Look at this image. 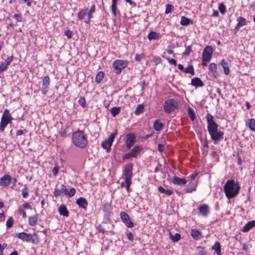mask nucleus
<instances>
[{
  "instance_id": "46",
  "label": "nucleus",
  "mask_w": 255,
  "mask_h": 255,
  "mask_svg": "<svg viewBox=\"0 0 255 255\" xmlns=\"http://www.w3.org/2000/svg\"><path fill=\"white\" fill-rule=\"evenodd\" d=\"M78 103L80 105H81L82 107L84 108L86 106V101L84 97H81L79 100Z\"/></svg>"
},
{
  "instance_id": "51",
  "label": "nucleus",
  "mask_w": 255,
  "mask_h": 255,
  "mask_svg": "<svg viewBox=\"0 0 255 255\" xmlns=\"http://www.w3.org/2000/svg\"><path fill=\"white\" fill-rule=\"evenodd\" d=\"M125 183H126L125 187L126 188L127 191L128 192H129V187L131 184V180H125Z\"/></svg>"
},
{
  "instance_id": "26",
  "label": "nucleus",
  "mask_w": 255,
  "mask_h": 255,
  "mask_svg": "<svg viewBox=\"0 0 255 255\" xmlns=\"http://www.w3.org/2000/svg\"><path fill=\"white\" fill-rule=\"evenodd\" d=\"M255 226V221H250L243 227L242 231L244 232H247Z\"/></svg>"
},
{
  "instance_id": "33",
  "label": "nucleus",
  "mask_w": 255,
  "mask_h": 255,
  "mask_svg": "<svg viewBox=\"0 0 255 255\" xmlns=\"http://www.w3.org/2000/svg\"><path fill=\"white\" fill-rule=\"evenodd\" d=\"M212 249L218 255H221V246L219 242H216L212 247Z\"/></svg>"
},
{
  "instance_id": "54",
  "label": "nucleus",
  "mask_w": 255,
  "mask_h": 255,
  "mask_svg": "<svg viewBox=\"0 0 255 255\" xmlns=\"http://www.w3.org/2000/svg\"><path fill=\"white\" fill-rule=\"evenodd\" d=\"M209 75L211 76L213 78H215L218 76V72L216 71H209Z\"/></svg>"
},
{
  "instance_id": "17",
  "label": "nucleus",
  "mask_w": 255,
  "mask_h": 255,
  "mask_svg": "<svg viewBox=\"0 0 255 255\" xmlns=\"http://www.w3.org/2000/svg\"><path fill=\"white\" fill-rule=\"evenodd\" d=\"M76 203L80 208H82L84 209H86L88 206V202L86 199L83 197H80L77 199Z\"/></svg>"
},
{
  "instance_id": "53",
  "label": "nucleus",
  "mask_w": 255,
  "mask_h": 255,
  "mask_svg": "<svg viewBox=\"0 0 255 255\" xmlns=\"http://www.w3.org/2000/svg\"><path fill=\"white\" fill-rule=\"evenodd\" d=\"M97 230L99 232L101 233L102 234H104L105 231L104 228L101 225H98L96 227Z\"/></svg>"
},
{
  "instance_id": "56",
  "label": "nucleus",
  "mask_w": 255,
  "mask_h": 255,
  "mask_svg": "<svg viewBox=\"0 0 255 255\" xmlns=\"http://www.w3.org/2000/svg\"><path fill=\"white\" fill-rule=\"evenodd\" d=\"M92 14H93V13H90L89 11L87 12V20L85 21V22L87 23H89L90 22L91 19L93 17Z\"/></svg>"
},
{
  "instance_id": "7",
  "label": "nucleus",
  "mask_w": 255,
  "mask_h": 255,
  "mask_svg": "<svg viewBox=\"0 0 255 255\" xmlns=\"http://www.w3.org/2000/svg\"><path fill=\"white\" fill-rule=\"evenodd\" d=\"M128 65L127 60H116L113 63V67L116 70V73L119 74L123 69L125 68Z\"/></svg>"
},
{
  "instance_id": "55",
  "label": "nucleus",
  "mask_w": 255,
  "mask_h": 255,
  "mask_svg": "<svg viewBox=\"0 0 255 255\" xmlns=\"http://www.w3.org/2000/svg\"><path fill=\"white\" fill-rule=\"evenodd\" d=\"M65 34L68 38H71L72 36V32L70 30H66L65 31Z\"/></svg>"
},
{
  "instance_id": "36",
  "label": "nucleus",
  "mask_w": 255,
  "mask_h": 255,
  "mask_svg": "<svg viewBox=\"0 0 255 255\" xmlns=\"http://www.w3.org/2000/svg\"><path fill=\"white\" fill-rule=\"evenodd\" d=\"M121 111L120 107H113L111 110V113L113 117H116Z\"/></svg>"
},
{
  "instance_id": "11",
  "label": "nucleus",
  "mask_w": 255,
  "mask_h": 255,
  "mask_svg": "<svg viewBox=\"0 0 255 255\" xmlns=\"http://www.w3.org/2000/svg\"><path fill=\"white\" fill-rule=\"evenodd\" d=\"M135 142V136L134 133H129L126 135V140L125 141L126 147L130 149Z\"/></svg>"
},
{
  "instance_id": "25",
  "label": "nucleus",
  "mask_w": 255,
  "mask_h": 255,
  "mask_svg": "<svg viewBox=\"0 0 255 255\" xmlns=\"http://www.w3.org/2000/svg\"><path fill=\"white\" fill-rule=\"evenodd\" d=\"M191 85L196 87H198L203 86L204 84L199 78L195 77L192 79Z\"/></svg>"
},
{
  "instance_id": "4",
  "label": "nucleus",
  "mask_w": 255,
  "mask_h": 255,
  "mask_svg": "<svg viewBox=\"0 0 255 255\" xmlns=\"http://www.w3.org/2000/svg\"><path fill=\"white\" fill-rule=\"evenodd\" d=\"M163 109L165 113L169 114L171 112L174 111L176 109H178V102L173 99L166 100L163 104Z\"/></svg>"
},
{
  "instance_id": "41",
  "label": "nucleus",
  "mask_w": 255,
  "mask_h": 255,
  "mask_svg": "<svg viewBox=\"0 0 255 255\" xmlns=\"http://www.w3.org/2000/svg\"><path fill=\"white\" fill-rule=\"evenodd\" d=\"M13 224V219L12 217H9L6 223L7 228L9 229L11 228Z\"/></svg>"
},
{
  "instance_id": "29",
  "label": "nucleus",
  "mask_w": 255,
  "mask_h": 255,
  "mask_svg": "<svg viewBox=\"0 0 255 255\" xmlns=\"http://www.w3.org/2000/svg\"><path fill=\"white\" fill-rule=\"evenodd\" d=\"M221 64L222 66L224 73L226 75H228L230 72V69L228 66V62L224 59H223L221 62Z\"/></svg>"
},
{
  "instance_id": "16",
  "label": "nucleus",
  "mask_w": 255,
  "mask_h": 255,
  "mask_svg": "<svg viewBox=\"0 0 255 255\" xmlns=\"http://www.w3.org/2000/svg\"><path fill=\"white\" fill-rule=\"evenodd\" d=\"M237 21H238V23L235 28L236 31H238L241 27L247 25V20L242 16L238 17L237 19Z\"/></svg>"
},
{
  "instance_id": "38",
  "label": "nucleus",
  "mask_w": 255,
  "mask_h": 255,
  "mask_svg": "<svg viewBox=\"0 0 255 255\" xmlns=\"http://www.w3.org/2000/svg\"><path fill=\"white\" fill-rule=\"evenodd\" d=\"M188 114L191 121H194L195 120L196 117H195L194 111L191 107H189L188 109Z\"/></svg>"
},
{
  "instance_id": "58",
  "label": "nucleus",
  "mask_w": 255,
  "mask_h": 255,
  "mask_svg": "<svg viewBox=\"0 0 255 255\" xmlns=\"http://www.w3.org/2000/svg\"><path fill=\"white\" fill-rule=\"evenodd\" d=\"M7 66L4 62H1L0 65V69L3 71H5L7 69Z\"/></svg>"
},
{
  "instance_id": "21",
  "label": "nucleus",
  "mask_w": 255,
  "mask_h": 255,
  "mask_svg": "<svg viewBox=\"0 0 255 255\" xmlns=\"http://www.w3.org/2000/svg\"><path fill=\"white\" fill-rule=\"evenodd\" d=\"M164 126V125L160 122L159 120H156L153 123V128L156 131H159L162 129Z\"/></svg>"
},
{
  "instance_id": "27",
  "label": "nucleus",
  "mask_w": 255,
  "mask_h": 255,
  "mask_svg": "<svg viewBox=\"0 0 255 255\" xmlns=\"http://www.w3.org/2000/svg\"><path fill=\"white\" fill-rule=\"evenodd\" d=\"M246 125L247 126H248L251 130L255 132V119H248L246 122Z\"/></svg>"
},
{
  "instance_id": "23",
  "label": "nucleus",
  "mask_w": 255,
  "mask_h": 255,
  "mask_svg": "<svg viewBox=\"0 0 255 255\" xmlns=\"http://www.w3.org/2000/svg\"><path fill=\"white\" fill-rule=\"evenodd\" d=\"M58 212L60 215H62L65 217L69 216V212L67 209L66 206L64 204L61 205L58 208Z\"/></svg>"
},
{
  "instance_id": "5",
  "label": "nucleus",
  "mask_w": 255,
  "mask_h": 255,
  "mask_svg": "<svg viewBox=\"0 0 255 255\" xmlns=\"http://www.w3.org/2000/svg\"><path fill=\"white\" fill-rule=\"evenodd\" d=\"M16 237L24 242H31L33 244L38 243V240L36 233L33 234L21 232L16 235Z\"/></svg>"
},
{
  "instance_id": "13",
  "label": "nucleus",
  "mask_w": 255,
  "mask_h": 255,
  "mask_svg": "<svg viewBox=\"0 0 255 255\" xmlns=\"http://www.w3.org/2000/svg\"><path fill=\"white\" fill-rule=\"evenodd\" d=\"M50 84V78L48 76H45L43 79L41 91L43 94L46 95L48 91V88Z\"/></svg>"
},
{
  "instance_id": "35",
  "label": "nucleus",
  "mask_w": 255,
  "mask_h": 255,
  "mask_svg": "<svg viewBox=\"0 0 255 255\" xmlns=\"http://www.w3.org/2000/svg\"><path fill=\"white\" fill-rule=\"evenodd\" d=\"M169 236L170 239H171L173 242H177L179 241L181 238V235L178 233H176L175 235H172L170 233Z\"/></svg>"
},
{
  "instance_id": "32",
  "label": "nucleus",
  "mask_w": 255,
  "mask_h": 255,
  "mask_svg": "<svg viewBox=\"0 0 255 255\" xmlns=\"http://www.w3.org/2000/svg\"><path fill=\"white\" fill-rule=\"evenodd\" d=\"M180 23L182 25H188L190 23H192V20L185 16H182Z\"/></svg>"
},
{
  "instance_id": "39",
  "label": "nucleus",
  "mask_w": 255,
  "mask_h": 255,
  "mask_svg": "<svg viewBox=\"0 0 255 255\" xmlns=\"http://www.w3.org/2000/svg\"><path fill=\"white\" fill-rule=\"evenodd\" d=\"M118 0H112V4L111 6L112 13L116 16L117 15V2Z\"/></svg>"
},
{
  "instance_id": "37",
  "label": "nucleus",
  "mask_w": 255,
  "mask_h": 255,
  "mask_svg": "<svg viewBox=\"0 0 255 255\" xmlns=\"http://www.w3.org/2000/svg\"><path fill=\"white\" fill-rule=\"evenodd\" d=\"M144 110V106L142 105H138L135 110V114L136 115H139L141 113H142L143 112Z\"/></svg>"
},
{
  "instance_id": "8",
  "label": "nucleus",
  "mask_w": 255,
  "mask_h": 255,
  "mask_svg": "<svg viewBox=\"0 0 255 255\" xmlns=\"http://www.w3.org/2000/svg\"><path fill=\"white\" fill-rule=\"evenodd\" d=\"M118 134V131L117 130L115 131L110 134L108 139H105L102 141L101 143L102 147L105 149L109 150L110 149L111 145H112L113 142Z\"/></svg>"
},
{
  "instance_id": "10",
  "label": "nucleus",
  "mask_w": 255,
  "mask_h": 255,
  "mask_svg": "<svg viewBox=\"0 0 255 255\" xmlns=\"http://www.w3.org/2000/svg\"><path fill=\"white\" fill-rule=\"evenodd\" d=\"M212 47L210 46H206L202 53V58L203 59V61L209 62L212 58Z\"/></svg>"
},
{
  "instance_id": "12",
  "label": "nucleus",
  "mask_w": 255,
  "mask_h": 255,
  "mask_svg": "<svg viewBox=\"0 0 255 255\" xmlns=\"http://www.w3.org/2000/svg\"><path fill=\"white\" fill-rule=\"evenodd\" d=\"M120 216L121 219L125 223L127 227H133V224L130 221L129 216L127 213L125 212H122L120 213Z\"/></svg>"
},
{
  "instance_id": "64",
  "label": "nucleus",
  "mask_w": 255,
  "mask_h": 255,
  "mask_svg": "<svg viewBox=\"0 0 255 255\" xmlns=\"http://www.w3.org/2000/svg\"><path fill=\"white\" fill-rule=\"evenodd\" d=\"M167 60H168L169 63L172 64L174 66L177 65V62L174 59H170L169 58H167Z\"/></svg>"
},
{
  "instance_id": "30",
  "label": "nucleus",
  "mask_w": 255,
  "mask_h": 255,
  "mask_svg": "<svg viewBox=\"0 0 255 255\" xmlns=\"http://www.w3.org/2000/svg\"><path fill=\"white\" fill-rule=\"evenodd\" d=\"M38 220V215L35 214L29 218V224L31 226L35 225Z\"/></svg>"
},
{
  "instance_id": "43",
  "label": "nucleus",
  "mask_w": 255,
  "mask_h": 255,
  "mask_svg": "<svg viewBox=\"0 0 255 255\" xmlns=\"http://www.w3.org/2000/svg\"><path fill=\"white\" fill-rule=\"evenodd\" d=\"M28 188L26 185H24V187L22 191V195L23 198H26L28 195Z\"/></svg>"
},
{
  "instance_id": "34",
  "label": "nucleus",
  "mask_w": 255,
  "mask_h": 255,
  "mask_svg": "<svg viewBox=\"0 0 255 255\" xmlns=\"http://www.w3.org/2000/svg\"><path fill=\"white\" fill-rule=\"evenodd\" d=\"M104 76V73L103 71H99L96 76V82L97 84H99L103 80Z\"/></svg>"
},
{
  "instance_id": "50",
  "label": "nucleus",
  "mask_w": 255,
  "mask_h": 255,
  "mask_svg": "<svg viewBox=\"0 0 255 255\" xmlns=\"http://www.w3.org/2000/svg\"><path fill=\"white\" fill-rule=\"evenodd\" d=\"M144 57V55L143 54H136L135 56V60L136 61H140Z\"/></svg>"
},
{
  "instance_id": "42",
  "label": "nucleus",
  "mask_w": 255,
  "mask_h": 255,
  "mask_svg": "<svg viewBox=\"0 0 255 255\" xmlns=\"http://www.w3.org/2000/svg\"><path fill=\"white\" fill-rule=\"evenodd\" d=\"M219 10L221 14H224L226 12V7L223 3H220L219 5Z\"/></svg>"
},
{
  "instance_id": "60",
  "label": "nucleus",
  "mask_w": 255,
  "mask_h": 255,
  "mask_svg": "<svg viewBox=\"0 0 255 255\" xmlns=\"http://www.w3.org/2000/svg\"><path fill=\"white\" fill-rule=\"evenodd\" d=\"M132 157V156H131V154H130V152L127 153L125 154H124L123 156V159H129L130 158Z\"/></svg>"
},
{
  "instance_id": "19",
  "label": "nucleus",
  "mask_w": 255,
  "mask_h": 255,
  "mask_svg": "<svg viewBox=\"0 0 255 255\" xmlns=\"http://www.w3.org/2000/svg\"><path fill=\"white\" fill-rule=\"evenodd\" d=\"M172 182L176 185H181L187 183V180L185 178H181L177 176H174L172 179Z\"/></svg>"
},
{
  "instance_id": "22",
  "label": "nucleus",
  "mask_w": 255,
  "mask_h": 255,
  "mask_svg": "<svg viewBox=\"0 0 255 255\" xmlns=\"http://www.w3.org/2000/svg\"><path fill=\"white\" fill-rule=\"evenodd\" d=\"M112 206L109 203H106L103 206V211L105 213V216L109 217L112 212Z\"/></svg>"
},
{
  "instance_id": "28",
  "label": "nucleus",
  "mask_w": 255,
  "mask_h": 255,
  "mask_svg": "<svg viewBox=\"0 0 255 255\" xmlns=\"http://www.w3.org/2000/svg\"><path fill=\"white\" fill-rule=\"evenodd\" d=\"M141 149L142 147L140 146H135L133 147L130 151L132 157H136Z\"/></svg>"
},
{
  "instance_id": "48",
  "label": "nucleus",
  "mask_w": 255,
  "mask_h": 255,
  "mask_svg": "<svg viewBox=\"0 0 255 255\" xmlns=\"http://www.w3.org/2000/svg\"><path fill=\"white\" fill-rule=\"evenodd\" d=\"M209 71H216L217 70L216 64L214 63H211L209 65Z\"/></svg>"
},
{
  "instance_id": "49",
  "label": "nucleus",
  "mask_w": 255,
  "mask_h": 255,
  "mask_svg": "<svg viewBox=\"0 0 255 255\" xmlns=\"http://www.w3.org/2000/svg\"><path fill=\"white\" fill-rule=\"evenodd\" d=\"M13 59V56H9L7 58V59L5 60L4 63L7 66H8L12 61Z\"/></svg>"
},
{
  "instance_id": "61",
  "label": "nucleus",
  "mask_w": 255,
  "mask_h": 255,
  "mask_svg": "<svg viewBox=\"0 0 255 255\" xmlns=\"http://www.w3.org/2000/svg\"><path fill=\"white\" fill-rule=\"evenodd\" d=\"M62 194L61 192L60 191V189H58L57 188L55 189L54 192V195L56 197H58L61 195Z\"/></svg>"
},
{
  "instance_id": "47",
  "label": "nucleus",
  "mask_w": 255,
  "mask_h": 255,
  "mask_svg": "<svg viewBox=\"0 0 255 255\" xmlns=\"http://www.w3.org/2000/svg\"><path fill=\"white\" fill-rule=\"evenodd\" d=\"M14 17L17 22H21L22 20V17L21 13H16L14 15Z\"/></svg>"
},
{
  "instance_id": "20",
  "label": "nucleus",
  "mask_w": 255,
  "mask_h": 255,
  "mask_svg": "<svg viewBox=\"0 0 255 255\" xmlns=\"http://www.w3.org/2000/svg\"><path fill=\"white\" fill-rule=\"evenodd\" d=\"M191 235L196 241L199 240L203 238L202 233L199 230L196 229L191 230Z\"/></svg>"
},
{
  "instance_id": "59",
  "label": "nucleus",
  "mask_w": 255,
  "mask_h": 255,
  "mask_svg": "<svg viewBox=\"0 0 255 255\" xmlns=\"http://www.w3.org/2000/svg\"><path fill=\"white\" fill-rule=\"evenodd\" d=\"M59 167L58 166L56 165L52 169V172L54 175H56L58 172Z\"/></svg>"
},
{
  "instance_id": "6",
  "label": "nucleus",
  "mask_w": 255,
  "mask_h": 255,
  "mask_svg": "<svg viewBox=\"0 0 255 255\" xmlns=\"http://www.w3.org/2000/svg\"><path fill=\"white\" fill-rule=\"evenodd\" d=\"M13 118L7 109H5L2 115L0 125V131H3L8 123L11 122Z\"/></svg>"
},
{
  "instance_id": "15",
  "label": "nucleus",
  "mask_w": 255,
  "mask_h": 255,
  "mask_svg": "<svg viewBox=\"0 0 255 255\" xmlns=\"http://www.w3.org/2000/svg\"><path fill=\"white\" fill-rule=\"evenodd\" d=\"M198 211L200 214L206 217L209 213V206L208 205L204 204L198 207Z\"/></svg>"
},
{
  "instance_id": "14",
  "label": "nucleus",
  "mask_w": 255,
  "mask_h": 255,
  "mask_svg": "<svg viewBox=\"0 0 255 255\" xmlns=\"http://www.w3.org/2000/svg\"><path fill=\"white\" fill-rule=\"evenodd\" d=\"M11 181V178L10 176L6 174L2 177L0 178V185L1 186L6 187L8 186Z\"/></svg>"
},
{
  "instance_id": "40",
  "label": "nucleus",
  "mask_w": 255,
  "mask_h": 255,
  "mask_svg": "<svg viewBox=\"0 0 255 255\" xmlns=\"http://www.w3.org/2000/svg\"><path fill=\"white\" fill-rule=\"evenodd\" d=\"M184 72L186 73L191 74L192 75L195 74L194 67L192 65H189L187 68L185 69Z\"/></svg>"
},
{
  "instance_id": "63",
  "label": "nucleus",
  "mask_w": 255,
  "mask_h": 255,
  "mask_svg": "<svg viewBox=\"0 0 255 255\" xmlns=\"http://www.w3.org/2000/svg\"><path fill=\"white\" fill-rule=\"evenodd\" d=\"M18 211L20 214H22L23 218H25L26 217V213L22 208H19Z\"/></svg>"
},
{
  "instance_id": "1",
  "label": "nucleus",
  "mask_w": 255,
  "mask_h": 255,
  "mask_svg": "<svg viewBox=\"0 0 255 255\" xmlns=\"http://www.w3.org/2000/svg\"><path fill=\"white\" fill-rule=\"evenodd\" d=\"M207 129L211 138L214 143H217L224 138V133L222 131L218 130V125L214 121L213 116L208 114L207 116Z\"/></svg>"
},
{
  "instance_id": "18",
  "label": "nucleus",
  "mask_w": 255,
  "mask_h": 255,
  "mask_svg": "<svg viewBox=\"0 0 255 255\" xmlns=\"http://www.w3.org/2000/svg\"><path fill=\"white\" fill-rule=\"evenodd\" d=\"M197 185V183L195 181H191L188 185V187L185 189L186 192L191 193L195 191L196 190Z\"/></svg>"
},
{
  "instance_id": "62",
  "label": "nucleus",
  "mask_w": 255,
  "mask_h": 255,
  "mask_svg": "<svg viewBox=\"0 0 255 255\" xmlns=\"http://www.w3.org/2000/svg\"><path fill=\"white\" fill-rule=\"evenodd\" d=\"M60 191L62 193H64L65 195L66 194V192H67V189L66 188V186L63 184L62 185V187L61 188V189H60Z\"/></svg>"
},
{
  "instance_id": "2",
  "label": "nucleus",
  "mask_w": 255,
  "mask_h": 255,
  "mask_svg": "<svg viewBox=\"0 0 255 255\" xmlns=\"http://www.w3.org/2000/svg\"><path fill=\"white\" fill-rule=\"evenodd\" d=\"M224 192L226 196L228 199H231L237 196L241 189L239 183H236L234 180H228L224 187Z\"/></svg>"
},
{
  "instance_id": "31",
  "label": "nucleus",
  "mask_w": 255,
  "mask_h": 255,
  "mask_svg": "<svg viewBox=\"0 0 255 255\" xmlns=\"http://www.w3.org/2000/svg\"><path fill=\"white\" fill-rule=\"evenodd\" d=\"M147 37L149 40L157 39L159 37V34L154 31H150Z\"/></svg>"
},
{
  "instance_id": "9",
  "label": "nucleus",
  "mask_w": 255,
  "mask_h": 255,
  "mask_svg": "<svg viewBox=\"0 0 255 255\" xmlns=\"http://www.w3.org/2000/svg\"><path fill=\"white\" fill-rule=\"evenodd\" d=\"M132 167L133 164L132 163H129L125 166L123 171V174L125 176V180H131L133 175L132 172Z\"/></svg>"
},
{
  "instance_id": "24",
  "label": "nucleus",
  "mask_w": 255,
  "mask_h": 255,
  "mask_svg": "<svg viewBox=\"0 0 255 255\" xmlns=\"http://www.w3.org/2000/svg\"><path fill=\"white\" fill-rule=\"evenodd\" d=\"M88 11V8L86 7H84L78 12L77 14V17L78 19L80 20H82L85 18V16L87 14V12Z\"/></svg>"
},
{
  "instance_id": "45",
  "label": "nucleus",
  "mask_w": 255,
  "mask_h": 255,
  "mask_svg": "<svg viewBox=\"0 0 255 255\" xmlns=\"http://www.w3.org/2000/svg\"><path fill=\"white\" fill-rule=\"evenodd\" d=\"M173 6L170 4H168L166 6L165 13L166 14L172 12V11L173 10Z\"/></svg>"
},
{
  "instance_id": "52",
  "label": "nucleus",
  "mask_w": 255,
  "mask_h": 255,
  "mask_svg": "<svg viewBox=\"0 0 255 255\" xmlns=\"http://www.w3.org/2000/svg\"><path fill=\"white\" fill-rule=\"evenodd\" d=\"M191 51V48L190 46H188L185 51L183 52L184 55H189L190 54V52Z\"/></svg>"
},
{
  "instance_id": "57",
  "label": "nucleus",
  "mask_w": 255,
  "mask_h": 255,
  "mask_svg": "<svg viewBox=\"0 0 255 255\" xmlns=\"http://www.w3.org/2000/svg\"><path fill=\"white\" fill-rule=\"evenodd\" d=\"M203 147H204V152H206V153L208 152V149L206 150L205 148H208V142L207 140V139H205L204 144H203Z\"/></svg>"
},
{
  "instance_id": "3",
  "label": "nucleus",
  "mask_w": 255,
  "mask_h": 255,
  "mask_svg": "<svg viewBox=\"0 0 255 255\" xmlns=\"http://www.w3.org/2000/svg\"><path fill=\"white\" fill-rule=\"evenodd\" d=\"M72 142L76 146L84 148L88 143V140L84 132L78 129L73 133Z\"/></svg>"
},
{
  "instance_id": "44",
  "label": "nucleus",
  "mask_w": 255,
  "mask_h": 255,
  "mask_svg": "<svg viewBox=\"0 0 255 255\" xmlns=\"http://www.w3.org/2000/svg\"><path fill=\"white\" fill-rule=\"evenodd\" d=\"M76 193V189L74 188H71L70 190L66 192V195L69 196V197H72Z\"/></svg>"
}]
</instances>
